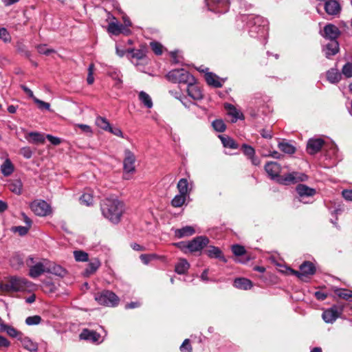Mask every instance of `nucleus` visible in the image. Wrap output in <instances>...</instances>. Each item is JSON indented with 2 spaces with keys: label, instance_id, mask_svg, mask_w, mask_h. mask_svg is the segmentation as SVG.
I'll return each instance as SVG.
<instances>
[{
  "label": "nucleus",
  "instance_id": "obj_4",
  "mask_svg": "<svg viewBox=\"0 0 352 352\" xmlns=\"http://www.w3.org/2000/svg\"><path fill=\"white\" fill-rule=\"evenodd\" d=\"M96 301L104 306L114 307L118 304L119 298L113 292L104 290L95 295Z\"/></svg>",
  "mask_w": 352,
  "mask_h": 352
},
{
  "label": "nucleus",
  "instance_id": "obj_7",
  "mask_svg": "<svg viewBox=\"0 0 352 352\" xmlns=\"http://www.w3.org/2000/svg\"><path fill=\"white\" fill-rule=\"evenodd\" d=\"M307 179V176L305 174L298 172H292L281 177L279 179V182L284 185H289L290 184H295L298 182H304Z\"/></svg>",
  "mask_w": 352,
  "mask_h": 352
},
{
  "label": "nucleus",
  "instance_id": "obj_26",
  "mask_svg": "<svg viewBox=\"0 0 352 352\" xmlns=\"http://www.w3.org/2000/svg\"><path fill=\"white\" fill-rule=\"evenodd\" d=\"M225 109L228 111V115L233 117L232 122H236L238 119H243V114L240 113L239 111L231 104L226 103L224 104Z\"/></svg>",
  "mask_w": 352,
  "mask_h": 352
},
{
  "label": "nucleus",
  "instance_id": "obj_34",
  "mask_svg": "<svg viewBox=\"0 0 352 352\" xmlns=\"http://www.w3.org/2000/svg\"><path fill=\"white\" fill-rule=\"evenodd\" d=\"M3 331H6L7 334L13 338H17L18 340L21 339V336H23V333L20 331H18L14 327L6 324L5 329H3Z\"/></svg>",
  "mask_w": 352,
  "mask_h": 352
},
{
  "label": "nucleus",
  "instance_id": "obj_32",
  "mask_svg": "<svg viewBox=\"0 0 352 352\" xmlns=\"http://www.w3.org/2000/svg\"><path fill=\"white\" fill-rule=\"evenodd\" d=\"M100 266V261L98 258H94L91 260V262L88 264V266L85 271V274L87 276H89L96 272Z\"/></svg>",
  "mask_w": 352,
  "mask_h": 352
},
{
  "label": "nucleus",
  "instance_id": "obj_5",
  "mask_svg": "<svg viewBox=\"0 0 352 352\" xmlns=\"http://www.w3.org/2000/svg\"><path fill=\"white\" fill-rule=\"evenodd\" d=\"M210 11L217 13H225L229 9L230 0H205Z\"/></svg>",
  "mask_w": 352,
  "mask_h": 352
},
{
  "label": "nucleus",
  "instance_id": "obj_55",
  "mask_svg": "<svg viewBox=\"0 0 352 352\" xmlns=\"http://www.w3.org/2000/svg\"><path fill=\"white\" fill-rule=\"evenodd\" d=\"M180 351L182 352H192V346L190 344V340L186 339L183 342L182 344L180 346Z\"/></svg>",
  "mask_w": 352,
  "mask_h": 352
},
{
  "label": "nucleus",
  "instance_id": "obj_25",
  "mask_svg": "<svg viewBox=\"0 0 352 352\" xmlns=\"http://www.w3.org/2000/svg\"><path fill=\"white\" fill-rule=\"evenodd\" d=\"M189 267H190V264L187 261V260H186L184 258H181L175 264V272L176 273H177L178 274H185L187 273Z\"/></svg>",
  "mask_w": 352,
  "mask_h": 352
},
{
  "label": "nucleus",
  "instance_id": "obj_62",
  "mask_svg": "<svg viewBox=\"0 0 352 352\" xmlns=\"http://www.w3.org/2000/svg\"><path fill=\"white\" fill-rule=\"evenodd\" d=\"M10 346V341L5 337L0 336V348L6 347L8 348Z\"/></svg>",
  "mask_w": 352,
  "mask_h": 352
},
{
  "label": "nucleus",
  "instance_id": "obj_40",
  "mask_svg": "<svg viewBox=\"0 0 352 352\" xmlns=\"http://www.w3.org/2000/svg\"><path fill=\"white\" fill-rule=\"evenodd\" d=\"M139 99L146 107L151 109L153 107L151 98L146 92L143 91H140L139 93Z\"/></svg>",
  "mask_w": 352,
  "mask_h": 352
},
{
  "label": "nucleus",
  "instance_id": "obj_12",
  "mask_svg": "<svg viewBox=\"0 0 352 352\" xmlns=\"http://www.w3.org/2000/svg\"><path fill=\"white\" fill-rule=\"evenodd\" d=\"M135 157L134 154L129 149L124 151V159L123 162L125 173H133L135 171Z\"/></svg>",
  "mask_w": 352,
  "mask_h": 352
},
{
  "label": "nucleus",
  "instance_id": "obj_22",
  "mask_svg": "<svg viewBox=\"0 0 352 352\" xmlns=\"http://www.w3.org/2000/svg\"><path fill=\"white\" fill-rule=\"evenodd\" d=\"M205 79L209 85L214 87L219 88L223 86L219 77L212 72L206 73L205 74Z\"/></svg>",
  "mask_w": 352,
  "mask_h": 352
},
{
  "label": "nucleus",
  "instance_id": "obj_47",
  "mask_svg": "<svg viewBox=\"0 0 352 352\" xmlns=\"http://www.w3.org/2000/svg\"><path fill=\"white\" fill-rule=\"evenodd\" d=\"M212 125L214 129L218 132H223L226 129L224 122L221 119L214 120Z\"/></svg>",
  "mask_w": 352,
  "mask_h": 352
},
{
  "label": "nucleus",
  "instance_id": "obj_19",
  "mask_svg": "<svg viewBox=\"0 0 352 352\" xmlns=\"http://www.w3.org/2000/svg\"><path fill=\"white\" fill-rule=\"evenodd\" d=\"M296 190L300 197H313L316 193L315 188H310L305 184L297 185Z\"/></svg>",
  "mask_w": 352,
  "mask_h": 352
},
{
  "label": "nucleus",
  "instance_id": "obj_57",
  "mask_svg": "<svg viewBox=\"0 0 352 352\" xmlns=\"http://www.w3.org/2000/svg\"><path fill=\"white\" fill-rule=\"evenodd\" d=\"M94 69V65L93 63L90 64L88 68V76L87 78V83L89 85H91L94 81V78L93 76Z\"/></svg>",
  "mask_w": 352,
  "mask_h": 352
},
{
  "label": "nucleus",
  "instance_id": "obj_43",
  "mask_svg": "<svg viewBox=\"0 0 352 352\" xmlns=\"http://www.w3.org/2000/svg\"><path fill=\"white\" fill-rule=\"evenodd\" d=\"M96 124L98 127L107 131H109L111 126L109 121L105 118L101 116L96 118Z\"/></svg>",
  "mask_w": 352,
  "mask_h": 352
},
{
  "label": "nucleus",
  "instance_id": "obj_23",
  "mask_svg": "<svg viewBox=\"0 0 352 352\" xmlns=\"http://www.w3.org/2000/svg\"><path fill=\"white\" fill-rule=\"evenodd\" d=\"M187 91L188 96L194 100H201L203 98V94L201 89L198 86L195 85V84L188 85Z\"/></svg>",
  "mask_w": 352,
  "mask_h": 352
},
{
  "label": "nucleus",
  "instance_id": "obj_18",
  "mask_svg": "<svg viewBox=\"0 0 352 352\" xmlns=\"http://www.w3.org/2000/svg\"><path fill=\"white\" fill-rule=\"evenodd\" d=\"M128 54H131V57L132 58H135L137 60H142L144 59L147 53V48L145 45H141L140 49H128L126 50Z\"/></svg>",
  "mask_w": 352,
  "mask_h": 352
},
{
  "label": "nucleus",
  "instance_id": "obj_35",
  "mask_svg": "<svg viewBox=\"0 0 352 352\" xmlns=\"http://www.w3.org/2000/svg\"><path fill=\"white\" fill-rule=\"evenodd\" d=\"M219 138L221 139L224 147H227L232 149H236L238 148V144L232 138L228 136L223 135H219Z\"/></svg>",
  "mask_w": 352,
  "mask_h": 352
},
{
  "label": "nucleus",
  "instance_id": "obj_56",
  "mask_svg": "<svg viewBox=\"0 0 352 352\" xmlns=\"http://www.w3.org/2000/svg\"><path fill=\"white\" fill-rule=\"evenodd\" d=\"M29 230V227L26 226H16L12 228V231L18 232L20 236L25 235L28 232Z\"/></svg>",
  "mask_w": 352,
  "mask_h": 352
},
{
  "label": "nucleus",
  "instance_id": "obj_48",
  "mask_svg": "<svg viewBox=\"0 0 352 352\" xmlns=\"http://www.w3.org/2000/svg\"><path fill=\"white\" fill-rule=\"evenodd\" d=\"M241 150L243 152V153L249 158L252 157L255 155L254 148L252 146H249L246 144H243L241 146Z\"/></svg>",
  "mask_w": 352,
  "mask_h": 352
},
{
  "label": "nucleus",
  "instance_id": "obj_64",
  "mask_svg": "<svg viewBox=\"0 0 352 352\" xmlns=\"http://www.w3.org/2000/svg\"><path fill=\"white\" fill-rule=\"evenodd\" d=\"M261 135L263 138L266 139H271L273 136L272 131L265 129L261 130Z\"/></svg>",
  "mask_w": 352,
  "mask_h": 352
},
{
  "label": "nucleus",
  "instance_id": "obj_54",
  "mask_svg": "<svg viewBox=\"0 0 352 352\" xmlns=\"http://www.w3.org/2000/svg\"><path fill=\"white\" fill-rule=\"evenodd\" d=\"M150 45L152 50L156 55H161L162 54L163 46L161 43L153 41L150 43Z\"/></svg>",
  "mask_w": 352,
  "mask_h": 352
},
{
  "label": "nucleus",
  "instance_id": "obj_9",
  "mask_svg": "<svg viewBox=\"0 0 352 352\" xmlns=\"http://www.w3.org/2000/svg\"><path fill=\"white\" fill-rule=\"evenodd\" d=\"M342 310V307L334 305L322 313V319L327 323H333L340 316Z\"/></svg>",
  "mask_w": 352,
  "mask_h": 352
},
{
  "label": "nucleus",
  "instance_id": "obj_51",
  "mask_svg": "<svg viewBox=\"0 0 352 352\" xmlns=\"http://www.w3.org/2000/svg\"><path fill=\"white\" fill-rule=\"evenodd\" d=\"M36 49L39 54H45L47 56L55 52L54 50L47 48V45L45 44L38 45L36 46Z\"/></svg>",
  "mask_w": 352,
  "mask_h": 352
},
{
  "label": "nucleus",
  "instance_id": "obj_60",
  "mask_svg": "<svg viewBox=\"0 0 352 352\" xmlns=\"http://www.w3.org/2000/svg\"><path fill=\"white\" fill-rule=\"evenodd\" d=\"M34 101L35 103H36L38 105V108L41 109H45L47 110L50 109V103L45 102L43 100H41L36 98H34Z\"/></svg>",
  "mask_w": 352,
  "mask_h": 352
},
{
  "label": "nucleus",
  "instance_id": "obj_61",
  "mask_svg": "<svg viewBox=\"0 0 352 352\" xmlns=\"http://www.w3.org/2000/svg\"><path fill=\"white\" fill-rule=\"evenodd\" d=\"M46 138L53 144L58 145L61 143V140L59 138L54 137L52 135H47Z\"/></svg>",
  "mask_w": 352,
  "mask_h": 352
},
{
  "label": "nucleus",
  "instance_id": "obj_21",
  "mask_svg": "<svg viewBox=\"0 0 352 352\" xmlns=\"http://www.w3.org/2000/svg\"><path fill=\"white\" fill-rule=\"evenodd\" d=\"M206 254L210 258H219L224 263L227 262V259L224 257L221 250L215 246H210L209 248L206 251Z\"/></svg>",
  "mask_w": 352,
  "mask_h": 352
},
{
  "label": "nucleus",
  "instance_id": "obj_11",
  "mask_svg": "<svg viewBox=\"0 0 352 352\" xmlns=\"http://www.w3.org/2000/svg\"><path fill=\"white\" fill-rule=\"evenodd\" d=\"M324 144V140L320 138H311L307 144V151L310 155L318 153Z\"/></svg>",
  "mask_w": 352,
  "mask_h": 352
},
{
  "label": "nucleus",
  "instance_id": "obj_44",
  "mask_svg": "<svg viewBox=\"0 0 352 352\" xmlns=\"http://www.w3.org/2000/svg\"><path fill=\"white\" fill-rule=\"evenodd\" d=\"M16 50L19 53L23 54L27 58H30L31 56L30 52L28 51L27 46L21 41L16 43Z\"/></svg>",
  "mask_w": 352,
  "mask_h": 352
},
{
  "label": "nucleus",
  "instance_id": "obj_59",
  "mask_svg": "<svg viewBox=\"0 0 352 352\" xmlns=\"http://www.w3.org/2000/svg\"><path fill=\"white\" fill-rule=\"evenodd\" d=\"M20 153L26 159H30L32 156V151L28 146L21 148Z\"/></svg>",
  "mask_w": 352,
  "mask_h": 352
},
{
  "label": "nucleus",
  "instance_id": "obj_39",
  "mask_svg": "<svg viewBox=\"0 0 352 352\" xmlns=\"http://www.w3.org/2000/svg\"><path fill=\"white\" fill-rule=\"evenodd\" d=\"M10 262L12 267L18 269L23 265V258L19 254L15 253L11 257Z\"/></svg>",
  "mask_w": 352,
  "mask_h": 352
},
{
  "label": "nucleus",
  "instance_id": "obj_15",
  "mask_svg": "<svg viewBox=\"0 0 352 352\" xmlns=\"http://www.w3.org/2000/svg\"><path fill=\"white\" fill-rule=\"evenodd\" d=\"M324 10L329 15H337L341 11V6L337 1L329 0L324 3Z\"/></svg>",
  "mask_w": 352,
  "mask_h": 352
},
{
  "label": "nucleus",
  "instance_id": "obj_8",
  "mask_svg": "<svg viewBox=\"0 0 352 352\" xmlns=\"http://www.w3.org/2000/svg\"><path fill=\"white\" fill-rule=\"evenodd\" d=\"M209 243V239L206 236H197L188 243V250L190 252L201 251Z\"/></svg>",
  "mask_w": 352,
  "mask_h": 352
},
{
  "label": "nucleus",
  "instance_id": "obj_52",
  "mask_svg": "<svg viewBox=\"0 0 352 352\" xmlns=\"http://www.w3.org/2000/svg\"><path fill=\"white\" fill-rule=\"evenodd\" d=\"M342 73L346 78H351L352 77V63H346L342 69Z\"/></svg>",
  "mask_w": 352,
  "mask_h": 352
},
{
  "label": "nucleus",
  "instance_id": "obj_1",
  "mask_svg": "<svg viewBox=\"0 0 352 352\" xmlns=\"http://www.w3.org/2000/svg\"><path fill=\"white\" fill-rule=\"evenodd\" d=\"M100 208L102 215L115 224L120 221L124 211L123 203L116 199H105Z\"/></svg>",
  "mask_w": 352,
  "mask_h": 352
},
{
  "label": "nucleus",
  "instance_id": "obj_63",
  "mask_svg": "<svg viewBox=\"0 0 352 352\" xmlns=\"http://www.w3.org/2000/svg\"><path fill=\"white\" fill-rule=\"evenodd\" d=\"M343 197L346 201H352V190H344L342 192Z\"/></svg>",
  "mask_w": 352,
  "mask_h": 352
},
{
  "label": "nucleus",
  "instance_id": "obj_17",
  "mask_svg": "<svg viewBox=\"0 0 352 352\" xmlns=\"http://www.w3.org/2000/svg\"><path fill=\"white\" fill-rule=\"evenodd\" d=\"M340 50L339 43L338 41H330V43L326 45L323 48V51L325 53V56L327 58H330L331 56L336 55L338 53Z\"/></svg>",
  "mask_w": 352,
  "mask_h": 352
},
{
  "label": "nucleus",
  "instance_id": "obj_31",
  "mask_svg": "<svg viewBox=\"0 0 352 352\" xmlns=\"http://www.w3.org/2000/svg\"><path fill=\"white\" fill-rule=\"evenodd\" d=\"M177 188L179 193L185 195H188L190 191L188 180L185 178H182L179 180Z\"/></svg>",
  "mask_w": 352,
  "mask_h": 352
},
{
  "label": "nucleus",
  "instance_id": "obj_58",
  "mask_svg": "<svg viewBox=\"0 0 352 352\" xmlns=\"http://www.w3.org/2000/svg\"><path fill=\"white\" fill-rule=\"evenodd\" d=\"M0 38L5 43L10 41V36L6 28H0Z\"/></svg>",
  "mask_w": 352,
  "mask_h": 352
},
{
  "label": "nucleus",
  "instance_id": "obj_41",
  "mask_svg": "<svg viewBox=\"0 0 352 352\" xmlns=\"http://www.w3.org/2000/svg\"><path fill=\"white\" fill-rule=\"evenodd\" d=\"M186 196L181 193L175 195L171 201L172 206L175 208L182 206L186 201Z\"/></svg>",
  "mask_w": 352,
  "mask_h": 352
},
{
  "label": "nucleus",
  "instance_id": "obj_45",
  "mask_svg": "<svg viewBox=\"0 0 352 352\" xmlns=\"http://www.w3.org/2000/svg\"><path fill=\"white\" fill-rule=\"evenodd\" d=\"M22 183L21 181L16 180L9 184V189L16 195H20L22 190Z\"/></svg>",
  "mask_w": 352,
  "mask_h": 352
},
{
  "label": "nucleus",
  "instance_id": "obj_36",
  "mask_svg": "<svg viewBox=\"0 0 352 352\" xmlns=\"http://www.w3.org/2000/svg\"><path fill=\"white\" fill-rule=\"evenodd\" d=\"M1 173L4 176L10 175L14 171V166L11 161L8 159L5 160L1 167Z\"/></svg>",
  "mask_w": 352,
  "mask_h": 352
},
{
  "label": "nucleus",
  "instance_id": "obj_33",
  "mask_svg": "<svg viewBox=\"0 0 352 352\" xmlns=\"http://www.w3.org/2000/svg\"><path fill=\"white\" fill-rule=\"evenodd\" d=\"M278 147L281 151L287 154H293L296 152V148L287 142H280Z\"/></svg>",
  "mask_w": 352,
  "mask_h": 352
},
{
  "label": "nucleus",
  "instance_id": "obj_2",
  "mask_svg": "<svg viewBox=\"0 0 352 352\" xmlns=\"http://www.w3.org/2000/svg\"><path fill=\"white\" fill-rule=\"evenodd\" d=\"M30 283L25 278L11 276L0 283V291L3 292H17L25 290Z\"/></svg>",
  "mask_w": 352,
  "mask_h": 352
},
{
  "label": "nucleus",
  "instance_id": "obj_10",
  "mask_svg": "<svg viewBox=\"0 0 352 352\" xmlns=\"http://www.w3.org/2000/svg\"><path fill=\"white\" fill-rule=\"evenodd\" d=\"M322 37L331 41H337V38L341 34L339 28L332 23L327 24L323 29V32H320Z\"/></svg>",
  "mask_w": 352,
  "mask_h": 352
},
{
  "label": "nucleus",
  "instance_id": "obj_46",
  "mask_svg": "<svg viewBox=\"0 0 352 352\" xmlns=\"http://www.w3.org/2000/svg\"><path fill=\"white\" fill-rule=\"evenodd\" d=\"M74 256L76 261L84 262L88 260V254L84 251L76 250L74 252Z\"/></svg>",
  "mask_w": 352,
  "mask_h": 352
},
{
  "label": "nucleus",
  "instance_id": "obj_16",
  "mask_svg": "<svg viewBox=\"0 0 352 352\" xmlns=\"http://www.w3.org/2000/svg\"><path fill=\"white\" fill-rule=\"evenodd\" d=\"M265 170L268 175L274 179L279 175L280 172V166L275 162H267L265 166Z\"/></svg>",
  "mask_w": 352,
  "mask_h": 352
},
{
  "label": "nucleus",
  "instance_id": "obj_6",
  "mask_svg": "<svg viewBox=\"0 0 352 352\" xmlns=\"http://www.w3.org/2000/svg\"><path fill=\"white\" fill-rule=\"evenodd\" d=\"M30 207L38 216L45 217L51 212L50 206L44 200H35L30 204Z\"/></svg>",
  "mask_w": 352,
  "mask_h": 352
},
{
  "label": "nucleus",
  "instance_id": "obj_42",
  "mask_svg": "<svg viewBox=\"0 0 352 352\" xmlns=\"http://www.w3.org/2000/svg\"><path fill=\"white\" fill-rule=\"evenodd\" d=\"M122 28H123L122 25H120L118 23L111 22V23H109V24L108 25L107 31L113 35H118L121 33Z\"/></svg>",
  "mask_w": 352,
  "mask_h": 352
},
{
  "label": "nucleus",
  "instance_id": "obj_3",
  "mask_svg": "<svg viewBox=\"0 0 352 352\" xmlns=\"http://www.w3.org/2000/svg\"><path fill=\"white\" fill-rule=\"evenodd\" d=\"M166 78L174 83H184L188 85L196 83L195 77L184 69L170 71L166 75Z\"/></svg>",
  "mask_w": 352,
  "mask_h": 352
},
{
  "label": "nucleus",
  "instance_id": "obj_37",
  "mask_svg": "<svg viewBox=\"0 0 352 352\" xmlns=\"http://www.w3.org/2000/svg\"><path fill=\"white\" fill-rule=\"evenodd\" d=\"M335 294L342 299L352 301V291L346 289L338 288L335 290Z\"/></svg>",
  "mask_w": 352,
  "mask_h": 352
},
{
  "label": "nucleus",
  "instance_id": "obj_27",
  "mask_svg": "<svg viewBox=\"0 0 352 352\" xmlns=\"http://www.w3.org/2000/svg\"><path fill=\"white\" fill-rule=\"evenodd\" d=\"M43 264L42 263H37L30 269L29 275L32 278H37L41 276L43 272H46Z\"/></svg>",
  "mask_w": 352,
  "mask_h": 352
},
{
  "label": "nucleus",
  "instance_id": "obj_28",
  "mask_svg": "<svg viewBox=\"0 0 352 352\" xmlns=\"http://www.w3.org/2000/svg\"><path fill=\"white\" fill-rule=\"evenodd\" d=\"M25 138L30 142L34 144L43 143L45 142L44 136L38 132H30L28 133Z\"/></svg>",
  "mask_w": 352,
  "mask_h": 352
},
{
  "label": "nucleus",
  "instance_id": "obj_50",
  "mask_svg": "<svg viewBox=\"0 0 352 352\" xmlns=\"http://www.w3.org/2000/svg\"><path fill=\"white\" fill-rule=\"evenodd\" d=\"M80 201L82 204L89 206L93 204L94 198L91 195L85 193L80 197Z\"/></svg>",
  "mask_w": 352,
  "mask_h": 352
},
{
  "label": "nucleus",
  "instance_id": "obj_49",
  "mask_svg": "<svg viewBox=\"0 0 352 352\" xmlns=\"http://www.w3.org/2000/svg\"><path fill=\"white\" fill-rule=\"evenodd\" d=\"M41 317L38 315L29 316L25 319V323L29 326L38 324L41 323Z\"/></svg>",
  "mask_w": 352,
  "mask_h": 352
},
{
  "label": "nucleus",
  "instance_id": "obj_38",
  "mask_svg": "<svg viewBox=\"0 0 352 352\" xmlns=\"http://www.w3.org/2000/svg\"><path fill=\"white\" fill-rule=\"evenodd\" d=\"M46 272L55 274L58 276H64L66 274V271L65 269H63L61 266L58 265H53L52 266H50L47 269H46Z\"/></svg>",
  "mask_w": 352,
  "mask_h": 352
},
{
  "label": "nucleus",
  "instance_id": "obj_24",
  "mask_svg": "<svg viewBox=\"0 0 352 352\" xmlns=\"http://www.w3.org/2000/svg\"><path fill=\"white\" fill-rule=\"evenodd\" d=\"M19 341L22 346L29 351L35 352L38 350L37 344L32 342L29 338L24 336L23 335L21 336V339H19Z\"/></svg>",
  "mask_w": 352,
  "mask_h": 352
},
{
  "label": "nucleus",
  "instance_id": "obj_53",
  "mask_svg": "<svg viewBox=\"0 0 352 352\" xmlns=\"http://www.w3.org/2000/svg\"><path fill=\"white\" fill-rule=\"evenodd\" d=\"M232 251L235 256H242L246 252L243 246L238 244L232 246Z\"/></svg>",
  "mask_w": 352,
  "mask_h": 352
},
{
  "label": "nucleus",
  "instance_id": "obj_29",
  "mask_svg": "<svg viewBox=\"0 0 352 352\" xmlns=\"http://www.w3.org/2000/svg\"><path fill=\"white\" fill-rule=\"evenodd\" d=\"M327 80L331 83H337L341 79V74L337 69L331 68L327 72Z\"/></svg>",
  "mask_w": 352,
  "mask_h": 352
},
{
  "label": "nucleus",
  "instance_id": "obj_13",
  "mask_svg": "<svg viewBox=\"0 0 352 352\" xmlns=\"http://www.w3.org/2000/svg\"><path fill=\"white\" fill-rule=\"evenodd\" d=\"M80 338L82 340L91 341L93 343H99L102 341L100 333L89 329H84L80 334Z\"/></svg>",
  "mask_w": 352,
  "mask_h": 352
},
{
  "label": "nucleus",
  "instance_id": "obj_30",
  "mask_svg": "<svg viewBox=\"0 0 352 352\" xmlns=\"http://www.w3.org/2000/svg\"><path fill=\"white\" fill-rule=\"evenodd\" d=\"M195 232V229L192 226H185L181 229L175 230V236L178 238L188 236L192 235Z\"/></svg>",
  "mask_w": 352,
  "mask_h": 352
},
{
  "label": "nucleus",
  "instance_id": "obj_14",
  "mask_svg": "<svg viewBox=\"0 0 352 352\" xmlns=\"http://www.w3.org/2000/svg\"><path fill=\"white\" fill-rule=\"evenodd\" d=\"M300 270L303 280H305V278L312 276L316 273V267L311 262L305 261L300 265Z\"/></svg>",
  "mask_w": 352,
  "mask_h": 352
},
{
  "label": "nucleus",
  "instance_id": "obj_20",
  "mask_svg": "<svg viewBox=\"0 0 352 352\" xmlns=\"http://www.w3.org/2000/svg\"><path fill=\"white\" fill-rule=\"evenodd\" d=\"M234 286L240 289L248 290L252 287V282L245 278H236L234 280Z\"/></svg>",
  "mask_w": 352,
  "mask_h": 352
}]
</instances>
